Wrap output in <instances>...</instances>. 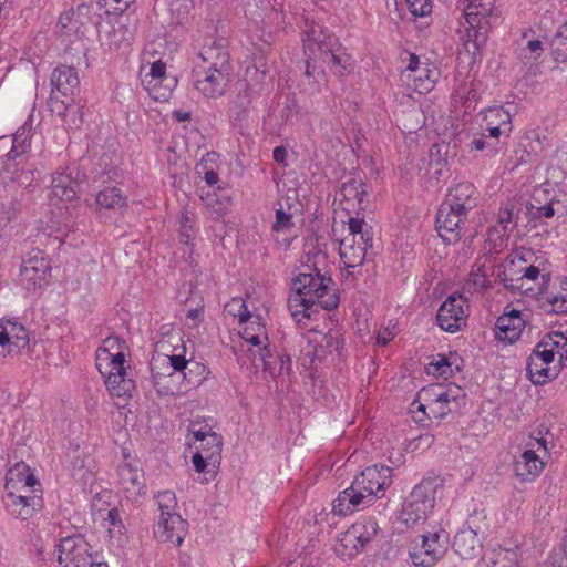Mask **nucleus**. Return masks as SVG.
<instances>
[{
    "label": "nucleus",
    "mask_w": 567,
    "mask_h": 567,
    "mask_svg": "<svg viewBox=\"0 0 567 567\" xmlns=\"http://www.w3.org/2000/svg\"><path fill=\"white\" fill-rule=\"evenodd\" d=\"M51 267L43 251L34 250L22 261L20 278L27 290H35L48 282Z\"/></svg>",
    "instance_id": "a211bd4d"
},
{
    "label": "nucleus",
    "mask_w": 567,
    "mask_h": 567,
    "mask_svg": "<svg viewBox=\"0 0 567 567\" xmlns=\"http://www.w3.org/2000/svg\"><path fill=\"white\" fill-rule=\"evenodd\" d=\"M7 513L20 520H27L35 515L42 507L40 494H22L18 492H4L2 496Z\"/></svg>",
    "instance_id": "412c9836"
},
{
    "label": "nucleus",
    "mask_w": 567,
    "mask_h": 567,
    "mask_svg": "<svg viewBox=\"0 0 567 567\" xmlns=\"http://www.w3.org/2000/svg\"><path fill=\"white\" fill-rule=\"evenodd\" d=\"M492 276L511 291L522 290V278H514L513 275H509L504 264L495 266Z\"/></svg>",
    "instance_id": "58836bf2"
},
{
    "label": "nucleus",
    "mask_w": 567,
    "mask_h": 567,
    "mask_svg": "<svg viewBox=\"0 0 567 567\" xmlns=\"http://www.w3.org/2000/svg\"><path fill=\"white\" fill-rule=\"evenodd\" d=\"M548 343H553L554 355H558L559 362L567 361V332L553 331L543 337Z\"/></svg>",
    "instance_id": "4c0bfd02"
},
{
    "label": "nucleus",
    "mask_w": 567,
    "mask_h": 567,
    "mask_svg": "<svg viewBox=\"0 0 567 567\" xmlns=\"http://www.w3.org/2000/svg\"><path fill=\"white\" fill-rule=\"evenodd\" d=\"M470 146L472 150H475V151L482 152V151L488 150V154L496 153V148L494 146H492L489 143H487L486 135H481L480 137H475L471 142Z\"/></svg>",
    "instance_id": "603ef678"
},
{
    "label": "nucleus",
    "mask_w": 567,
    "mask_h": 567,
    "mask_svg": "<svg viewBox=\"0 0 567 567\" xmlns=\"http://www.w3.org/2000/svg\"><path fill=\"white\" fill-rule=\"evenodd\" d=\"M493 3L487 0H470L464 10L467 40L464 42L465 50L476 55L485 45L489 31L492 30Z\"/></svg>",
    "instance_id": "0eeeda50"
},
{
    "label": "nucleus",
    "mask_w": 567,
    "mask_h": 567,
    "mask_svg": "<svg viewBox=\"0 0 567 567\" xmlns=\"http://www.w3.org/2000/svg\"><path fill=\"white\" fill-rule=\"evenodd\" d=\"M468 214L443 202L437 210L435 228L446 244H456L464 231Z\"/></svg>",
    "instance_id": "4468645a"
},
{
    "label": "nucleus",
    "mask_w": 567,
    "mask_h": 567,
    "mask_svg": "<svg viewBox=\"0 0 567 567\" xmlns=\"http://www.w3.org/2000/svg\"><path fill=\"white\" fill-rule=\"evenodd\" d=\"M202 313L203 311L200 309H190L188 312H187V319H190L194 323L193 326H197L199 323V321L202 320Z\"/></svg>",
    "instance_id": "338daca9"
},
{
    "label": "nucleus",
    "mask_w": 567,
    "mask_h": 567,
    "mask_svg": "<svg viewBox=\"0 0 567 567\" xmlns=\"http://www.w3.org/2000/svg\"><path fill=\"white\" fill-rule=\"evenodd\" d=\"M157 504L158 509L161 511V515H171V514H177L175 512L177 501L174 492L172 491H164L161 492L157 495Z\"/></svg>",
    "instance_id": "79ce46f5"
},
{
    "label": "nucleus",
    "mask_w": 567,
    "mask_h": 567,
    "mask_svg": "<svg viewBox=\"0 0 567 567\" xmlns=\"http://www.w3.org/2000/svg\"><path fill=\"white\" fill-rule=\"evenodd\" d=\"M197 424H198L197 421H195L190 424V431H192L194 437L196 439V441L204 442L208 437V434L215 433L207 425L196 429Z\"/></svg>",
    "instance_id": "5fc2aeb1"
},
{
    "label": "nucleus",
    "mask_w": 567,
    "mask_h": 567,
    "mask_svg": "<svg viewBox=\"0 0 567 567\" xmlns=\"http://www.w3.org/2000/svg\"><path fill=\"white\" fill-rule=\"evenodd\" d=\"M53 90L63 96H73L79 92L80 79L75 68L69 65L56 66L51 74Z\"/></svg>",
    "instance_id": "cd10ccee"
},
{
    "label": "nucleus",
    "mask_w": 567,
    "mask_h": 567,
    "mask_svg": "<svg viewBox=\"0 0 567 567\" xmlns=\"http://www.w3.org/2000/svg\"><path fill=\"white\" fill-rule=\"evenodd\" d=\"M561 291L558 293H550L546 297V301L550 305V311L555 313L567 312V277L561 282Z\"/></svg>",
    "instance_id": "ea45409f"
},
{
    "label": "nucleus",
    "mask_w": 567,
    "mask_h": 567,
    "mask_svg": "<svg viewBox=\"0 0 567 567\" xmlns=\"http://www.w3.org/2000/svg\"><path fill=\"white\" fill-rule=\"evenodd\" d=\"M236 303L239 306V309L234 316L238 317V322L241 326L239 334L244 340L239 350L244 351V347L247 344L257 348L256 350L248 348L247 351L251 357L258 353L264 362L265 369L274 377L279 378L277 386L280 385L284 389H288L290 386L291 359L287 355L277 357L274 361L268 359L266 354L268 350L267 347L264 346V342L268 340V334L265 323L261 322V317L259 315L254 316L244 301H236Z\"/></svg>",
    "instance_id": "f03ea898"
},
{
    "label": "nucleus",
    "mask_w": 567,
    "mask_h": 567,
    "mask_svg": "<svg viewBox=\"0 0 567 567\" xmlns=\"http://www.w3.org/2000/svg\"><path fill=\"white\" fill-rule=\"evenodd\" d=\"M29 346V333L19 322L10 319L0 320V347L8 353L19 352Z\"/></svg>",
    "instance_id": "b1692460"
},
{
    "label": "nucleus",
    "mask_w": 567,
    "mask_h": 567,
    "mask_svg": "<svg viewBox=\"0 0 567 567\" xmlns=\"http://www.w3.org/2000/svg\"><path fill=\"white\" fill-rule=\"evenodd\" d=\"M194 367H195V370L197 372L196 377H199L200 374L205 373L206 372V368L204 365H200L198 363H194ZM194 370L192 368L188 369V372H185L184 373V377L185 379L187 380V382L197 388V386H200L202 384V381L205 379L204 377L203 378H193V374H194Z\"/></svg>",
    "instance_id": "8fccbe9b"
},
{
    "label": "nucleus",
    "mask_w": 567,
    "mask_h": 567,
    "mask_svg": "<svg viewBox=\"0 0 567 567\" xmlns=\"http://www.w3.org/2000/svg\"><path fill=\"white\" fill-rule=\"evenodd\" d=\"M49 106L53 113H56L60 116H65V113L69 110V106L63 101H59L53 96L50 97Z\"/></svg>",
    "instance_id": "bf43d9fd"
},
{
    "label": "nucleus",
    "mask_w": 567,
    "mask_h": 567,
    "mask_svg": "<svg viewBox=\"0 0 567 567\" xmlns=\"http://www.w3.org/2000/svg\"><path fill=\"white\" fill-rule=\"evenodd\" d=\"M484 121L486 125H494L504 128V136L509 137L512 132V116L511 113L503 106L488 107L484 113Z\"/></svg>",
    "instance_id": "f704fd0d"
},
{
    "label": "nucleus",
    "mask_w": 567,
    "mask_h": 567,
    "mask_svg": "<svg viewBox=\"0 0 567 567\" xmlns=\"http://www.w3.org/2000/svg\"><path fill=\"white\" fill-rule=\"evenodd\" d=\"M378 530L379 525L372 518L355 522L339 535L337 554L343 558H353L377 536Z\"/></svg>",
    "instance_id": "1a4fd4ad"
},
{
    "label": "nucleus",
    "mask_w": 567,
    "mask_h": 567,
    "mask_svg": "<svg viewBox=\"0 0 567 567\" xmlns=\"http://www.w3.org/2000/svg\"><path fill=\"white\" fill-rule=\"evenodd\" d=\"M123 456L124 461L117 466L118 483L125 497L137 503L146 494L144 473L138 467V462L130 458L126 452H123Z\"/></svg>",
    "instance_id": "2eb2a0df"
},
{
    "label": "nucleus",
    "mask_w": 567,
    "mask_h": 567,
    "mask_svg": "<svg viewBox=\"0 0 567 567\" xmlns=\"http://www.w3.org/2000/svg\"><path fill=\"white\" fill-rule=\"evenodd\" d=\"M187 523L179 514L159 515L154 535L164 543L179 546L185 537Z\"/></svg>",
    "instance_id": "4be33fe9"
},
{
    "label": "nucleus",
    "mask_w": 567,
    "mask_h": 567,
    "mask_svg": "<svg viewBox=\"0 0 567 567\" xmlns=\"http://www.w3.org/2000/svg\"><path fill=\"white\" fill-rule=\"evenodd\" d=\"M231 70L226 69H204L194 66L192 76L194 86L204 96L217 99L225 94L230 81Z\"/></svg>",
    "instance_id": "dca6fc26"
},
{
    "label": "nucleus",
    "mask_w": 567,
    "mask_h": 567,
    "mask_svg": "<svg viewBox=\"0 0 567 567\" xmlns=\"http://www.w3.org/2000/svg\"><path fill=\"white\" fill-rule=\"evenodd\" d=\"M318 566V559L316 557L311 556H305L302 557L300 561V567H317Z\"/></svg>",
    "instance_id": "774afa93"
},
{
    "label": "nucleus",
    "mask_w": 567,
    "mask_h": 567,
    "mask_svg": "<svg viewBox=\"0 0 567 567\" xmlns=\"http://www.w3.org/2000/svg\"><path fill=\"white\" fill-rule=\"evenodd\" d=\"M422 66L420 65L419 56L414 53L410 55L409 64L406 66V70L409 73L406 74V78L409 81H412L414 75H417L419 70H421Z\"/></svg>",
    "instance_id": "4d7b16f0"
},
{
    "label": "nucleus",
    "mask_w": 567,
    "mask_h": 567,
    "mask_svg": "<svg viewBox=\"0 0 567 567\" xmlns=\"http://www.w3.org/2000/svg\"><path fill=\"white\" fill-rule=\"evenodd\" d=\"M307 268L309 272H300L295 278L288 298V309L298 322L318 313V308L333 310L340 301L338 289L331 277L321 274L316 265L312 270L310 266Z\"/></svg>",
    "instance_id": "f257e3e1"
},
{
    "label": "nucleus",
    "mask_w": 567,
    "mask_h": 567,
    "mask_svg": "<svg viewBox=\"0 0 567 567\" xmlns=\"http://www.w3.org/2000/svg\"><path fill=\"white\" fill-rule=\"evenodd\" d=\"M293 227L292 215L284 210L280 206L276 209V221L272 225V230L276 233Z\"/></svg>",
    "instance_id": "c03bdc74"
},
{
    "label": "nucleus",
    "mask_w": 567,
    "mask_h": 567,
    "mask_svg": "<svg viewBox=\"0 0 567 567\" xmlns=\"http://www.w3.org/2000/svg\"><path fill=\"white\" fill-rule=\"evenodd\" d=\"M394 338V333L389 330L388 328L384 330H381L377 336V343L379 346H386L392 339Z\"/></svg>",
    "instance_id": "e2e57ef3"
},
{
    "label": "nucleus",
    "mask_w": 567,
    "mask_h": 567,
    "mask_svg": "<svg viewBox=\"0 0 567 567\" xmlns=\"http://www.w3.org/2000/svg\"><path fill=\"white\" fill-rule=\"evenodd\" d=\"M310 34L312 38L308 49L312 53L316 50L319 51L321 60L330 65L336 74L341 75L344 71H350L352 68L351 56L344 52L334 37L328 35L321 39L320 35H317L316 29H312Z\"/></svg>",
    "instance_id": "9d476101"
},
{
    "label": "nucleus",
    "mask_w": 567,
    "mask_h": 567,
    "mask_svg": "<svg viewBox=\"0 0 567 567\" xmlns=\"http://www.w3.org/2000/svg\"><path fill=\"white\" fill-rule=\"evenodd\" d=\"M148 75L152 78L148 81V85H151L152 82H154L153 86L155 87L159 82L164 80L166 75V64L161 60L155 61L151 65Z\"/></svg>",
    "instance_id": "de8ad7c7"
},
{
    "label": "nucleus",
    "mask_w": 567,
    "mask_h": 567,
    "mask_svg": "<svg viewBox=\"0 0 567 567\" xmlns=\"http://www.w3.org/2000/svg\"><path fill=\"white\" fill-rule=\"evenodd\" d=\"M539 269L536 266L532 265L529 267H526L522 275L518 276L517 278H522V282L524 281V279L534 281L539 277Z\"/></svg>",
    "instance_id": "680f3d73"
},
{
    "label": "nucleus",
    "mask_w": 567,
    "mask_h": 567,
    "mask_svg": "<svg viewBox=\"0 0 567 567\" xmlns=\"http://www.w3.org/2000/svg\"><path fill=\"white\" fill-rule=\"evenodd\" d=\"M91 546L82 536L63 538L58 546V561L62 567L91 566Z\"/></svg>",
    "instance_id": "aec40b11"
},
{
    "label": "nucleus",
    "mask_w": 567,
    "mask_h": 567,
    "mask_svg": "<svg viewBox=\"0 0 567 567\" xmlns=\"http://www.w3.org/2000/svg\"><path fill=\"white\" fill-rule=\"evenodd\" d=\"M450 403L449 392H441L437 398L429 404L430 413L433 414L434 417H443L446 415L451 409L447 406Z\"/></svg>",
    "instance_id": "37998d69"
},
{
    "label": "nucleus",
    "mask_w": 567,
    "mask_h": 567,
    "mask_svg": "<svg viewBox=\"0 0 567 567\" xmlns=\"http://www.w3.org/2000/svg\"><path fill=\"white\" fill-rule=\"evenodd\" d=\"M193 465H194L196 472H198V473H203L206 471V468L208 466H212V464L209 463V460L206 457V455H204L203 453H200L198 451L193 455Z\"/></svg>",
    "instance_id": "6e6d98bb"
},
{
    "label": "nucleus",
    "mask_w": 567,
    "mask_h": 567,
    "mask_svg": "<svg viewBox=\"0 0 567 567\" xmlns=\"http://www.w3.org/2000/svg\"><path fill=\"white\" fill-rule=\"evenodd\" d=\"M367 194V186L362 179L350 178L342 183L336 193V200L348 219L355 216L364 218L363 212L368 204Z\"/></svg>",
    "instance_id": "ddd939ff"
},
{
    "label": "nucleus",
    "mask_w": 567,
    "mask_h": 567,
    "mask_svg": "<svg viewBox=\"0 0 567 567\" xmlns=\"http://www.w3.org/2000/svg\"><path fill=\"white\" fill-rule=\"evenodd\" d=\"M19 169L14 173V179H11L12 182H18L20 186L30 189L33 181V173L31 171H28L25 173L18 174ZM8 179H3L2 182H7Z\"/></svg>",
    "instance_id": "864d4df0"
},
{
    "label": "nucleus",
    "mask_w": 567,
    "mask_h": 567,
    "mask_svg": "<svg viewBox=\"0 0 567 567\" xmlns=\"http://www.w3.org/2000/svg\"><path fill=\"white\" fill-rule=\"evenodd\" d=\"M343 339L338 331L330 330L321 337L318 344L313 348L312 361H323L328 354L337 353L340 354L342 349Z\"/></svg>",
    "instance_id": "2f4dec72"
},
{
    "label": "nucleus",
    "mask_w": 567,
    "mask_h": 567,
    "mask_svg": "<svg viewBox=\"0 0 567 567\" xmlns=\"http://www.w3.org/2000/svg\"><path fill=\"white\" fill-rule=\"evenodd\" d=\"M453 548L462 559L471 560L481 556L483 543L477 533L468 527L461 529L454 536Z\"/></svg>",
    "instance_id": "bb28decb"
},
{
    "label": "nucleus",
    "mask_w": 567,
    "mask_h": 567,
    "mask_svg": "<svg viewBox=\"0 0 567 567\" xmlns=\"http://www.w3.org/2000/svg\"><path fill=\"white\" fill-rule=\"evenodd\" d=\"M468 303L462 295L453 293L440 306L436 313L439 327L450 333L460 331L466 326Z\"/></svg>",
    "instance_id": "f8f14e48"
},
{
    "label": "nucleus",
    "mask_w": 567,
    "mask_h": 567,
    "mask_svg": "<svg viewBox=\"0 0 567 567\" xmlns=\"http://www.w3.org/2000/svg\"><path fill=\"white\" fill-rule=\"evenodd\" d=\"M406 2L414 17H425L432 11V3L429 0H406Z\"/></svg>",
    "instance_id": "49530a36"
},
{
    "label": "nucleus",
    "mask_w": 567,
    "mask_h": 567,
    "mask_svg": "<svg viewBox=\"0 0 567 567\" xmlns=\"http://www.w3.org/2000/svg\"><path fill=\"white\" fill-rule=\"evenodd\" d=\"M426 409H429V405H425L423 403L417 402L416 400L412 402L410 413L412 414V419L415 423L423 424L425 421L424 416H417V413H421L423 415H429L426 413Z\"/></svg>",
    "instance_id": "3c124183"
},
{
    "label": "nucleus",
    "mask_w": 567,
    "mask_h": 567,
    "mask_svg": "<svg viewBox=\"0 0 567 567\" xmlns=\"http://www.w3.org/2000/svg\"><path fill=\"white\" fill-rule=\"evenodd\" d=\"M526 320L519 310L504 311L495 323L496 338L501 341L513 343L520 338Z\"/></svg>",
    "instance_id": "393cba45"
},
{
    "label": "nucleus",
    "mask_w": 567,
    "mask_h": 567,
    "mask_svg": "<svg viewBox=\"0 0 567 567\" xmlns=\"http://www.w3.org/2000/svg\"><path fill=\"white\" fill-rule=\"evenodd\" d=\"M80 171L75 166H68L56 171L52 177V192L61 200H72L76 196L81 183Z\"/></svg>",
    "instance_id": "5701e85b"
},
{
    "label": "nucleus",
    "mask_w": 567,
    "mask_h": 567,
    "mask_svg": "<svg viewBox=\"0 0 567 567\" xmlns=\"http://www.w3.org/2000/svg\"><path fill=\"white\" fill-rule=\"evenodd\" d=\"M274 159L279 164H285L287 150L284 146H276L272 152Z\"/></svg>",
    "instance_id": "69168bd1"
},
{
    "label": "nucleus",
    "mask_w": 567,
    "mask_h": 567,
    "mask_svg": "<svg viewBox=\"0 0 567 567\" xmlns=\"http://www.w3.org/2000/svg\"><path fill=\"white\" fill-rule=\"evenodd\" d=\"M96 210H117L127 207V197L117 187H105L95 196Z\"/></svg>",
    "instance_id": "7c9ffc66"
},
{
    "label": "nucleus",
    "mask_w": 567,
    "mask_h": 567,
    "mask_svg": "<svg viewBox=\"0 0 567 567\" xmlns=\"http://www.w3.org/2000/svg\"><path fill=\"white\" fill-rule=\"evenodd\" d=\"M194 223L188 210H183L179 216V240L189 245L194 237Z\"/></svg>",
    "instance_id": "a19ab883"
},
{
    "label": "nucleus",
    "mask_w": 567,
    "mask_h": 567,
    "mask_svg": "<svg viewBox=\"0 0 567 567\" xmlns=\"http://www.w3.org/2000/svg\"><path fill=\"white\" fill-rule=\"evenodd\" d=\"M35 485L40 484L30 467L24 462H18L6 475L4 492H20L24 486Z\"/></svg>",
    "instance_id": "c85d7f7f"
},
{
    "label": "nucleus",
    "mask_w": 567,
    "mask_h": 567,
    "mask_svg": "<svg viewBox=\"0 0 567 567\" xmlns=\"http://www.w3.org/2000/svg\"><path fill=\"white\" fill-rule=\"evenodd\" d=\"M439 486L437 477H424L416 484L402 504L399 520L406 528L423 523L435 505V494Z\"/></svg>",
    "instance_id": "39448f33"
},
{
    "label": "nucleus",
    "mask_w": 567,
    "mask_h": 567,
    "mask_svg": "<svg viewBox=\"0 0 567 567\" xmlns=\"http://www.w3.org/2000/svg\"><path fill=\"white\" fill-rule=\"evenodd\" d=\"M16 217L17 209L13 205L0 207V237L7 234V228Z\"/></svg>",
    "instance_id": "a18cd8bd"
},
{
    "label": "nucleus",
    "mask_w": 567,
    "mask_h": 567,
    "mask_svg": "<svg viewBox=\"0 0 567 567\" xmlns=\"http://www.w3.org/2000/svg\"><path fill=\"white\" fill-rule=\"evenodd\" d=\"M106 339H111L109 341V353H115L117 351H123L127 349L126 342L116 336H109Z\"/></svg>",
    "instance_id": "13d9d810"
},
{
    "label": "nucleus",
    "mask_w": 567,
    "mask_h": 567,
    "mask_svg": "<svg viewBox=\"0 0 567 567\" xmlns=\"http://www.w3.org/2000/svg\"><path fill=\"white\" fill-rule=\"evenodd\" d=\"M200 62L196 63L195 66L204 69H226L231 70L229 62V53L221 45H208L204 47L199 52Z\"/></svg>",
    "instance_id": "c756f323"
},
{
    "label": "nucleus",
    "mask_w": 567,
    "mask_h": 567,
    "mask_svg": "<svg viewBox=\"0 0 567 567\" xmlns=\"http://www.w3.org/2000/svg\"><path fill=\"white\" fill-rule=\"evenodd\" d=\"M166 359L173 368V371H184L187 369V361L183 355H168Z\"/></svg>",
    "instance_id": "052dcab7"
},
{
    "label": "nucleus",
    "mask_w": 567,
    "mask_h": 567,
    "mask_svg": "<svg viewBox=\"0 0 567 567\" xmlns=\"http://www.w3.org/2000/svg\"><path fill=\"white\" fill-rule=\"evenodd\" d=\"M437 76L439 73L435 69H430L427 65L422 66L412 80L414 90L419 93L430 92L434 87Z\"/></svg>",
    "instance_id": "e433bc0d"
},
{
    "label": "nucleus",
    "mask_w": 567,
    "mask_h": 567,
    "mask_svg": "<svg viewBox=\"0 0 567 567\" xmlns=\"http://www.w3.org/2000/svg\"><path fill=\"white\" fill-rule=\"evenodd\" d=\"M392 484V468L386 465H372L365 467L357 475L350 487L340 492L333 501L332 512L346 516L359 507L374 503Z\"/></svg>",
    "instance_id": "7ed1b4c3"
},
{
    "label": "nucleus",
    "mask_w": 567,
    "mask_h": 567,
    "mask_svg": "<svg viewBox=\"0 0 567 567\" xmlns=\"http://www.w3.org/2000/svg\"><path fill=\"white\" fill-rule=\"evenodd\" d=\"M528 449L522 454L514 458V473L522 482H528L535 480L543 471L545 463L540 460V456L536 453L539 449L544 452L547 451V442L545 439H534L529 442Z\"/></svg>",
    "instance_id": "6ab92c4d"
},
{
    "label": "nucleus",
    "mask_w": 567,
    "mask_h": 567,
    "mask_svg": "<svg viewBox=\"0 0 567 567\" xmlns=\"http://www.w3.org/2000/svg\"><path fill=\"white\" fill-rule=\"evenodd\" d=\"M110 340L104 339L103 346L96 351V368L104 379L107 390H111L110 386L113 390L121 386L122 390L134 389L133 381L127 378V370H131V367L126 364L125 352L109 353Z\"/></svg>",
    "instance_id": "6e6552de"
},
{
    "label": "nucleus",
    "mask_w": 567,
    "mask_h": 567,
    "mask_svg": "<svg viewBox=\"0 0 567 567\" xmlns=\"http://www.w3.org/2000/svg\"><path fill=\"white\" fill-rule=\"evenodd\" d=\"M444 202L470 214L478 205L480 193L472 183L462 182L449 189Z\"/></svg>",
    "instance_id": "a878e982"
},
{
    "label": "nucleus",
    "mask_w": 567,
    "mask_h": 567,
    "mask_svg": "<svg viewBox=\"0 0 567 567\" xmlns=\"http://www.w3.org/2000/svg\"><path fill=\"white\" fill-rule=\"evenodd\" d=\"M536 210H537L538 217L550 218L555 214L551 202L546 205H543V206H537Z\"/></svg>",
    "instance_id": "0e129e2a"
},
{
    "label": "nucleus",
    "mask_w": 567,
    "mask_h": 567,
    "mask_svg": "<svg viewBox=\"0 0 567 567\" xmlns=\"http://www.w3.org/2000/svg\"><path fill=\"white\" fill-rule=\"evenodd\" d=\"M553 343L544 338L536 344L527 362V373L534 384H544L556 375V370L549 368L554 362Z\"/></svg>",
    "instance_id": "f3484780"
},
{
    "label": "nucleus",
    "mask_w": 567,
    "mask_h": 567,
    "mask_svg": "<svg viewBox=\"0 0 567 567\" xmlns=\"http://www.w3.org/2000/svg\"><path fill=\"white\" fill-rule=\"evenodd\" d=\"M221 449H223V437L218 433L208 434V437L200 442V445L197 447V451L206 455L212 464V467L215 468L219 465L221 460Z\"/></svg>",
    "instance_id": "473e14b6"
},
{
    "label": "nucleus",
    "mask_w": 567,
    "mask_h": 567,
    "mask_svg": "<svg viewBox=\"0 0 567 567\" xmlns=\"http://www.w3.org/2000/svg\"><path fill=\"white\" fill-rule=\"evenodd\" d=\"M492 286L488 275L483 265H474L470 272V278L465 284V289L473 293L478 290H486Z\"/></svg>",
    "instance_id": "c9c22d12"
},
{
    "label": "nucleus",
    "mask_w": 567,
    "mask_h": 567,
    "mask_svg": "<svg viewBox=\"0 0 567 567\" xmlns=\"http://www.w3.org/2000/svg\"><path fill=\"white\" fill-rule=\"evenodd\" d=\"M347 224L348 235L339 243V255L346 268L354 269L362 266L372 247L373 230L363 217H350Z\"/></svg>",
    "instance_id": "20e7f679"
},
{
    "label": "nucleus",
    "mask_w": 567,
    "mask_h": 567,
    "mask_svg": "<svg viewBox=\"0 0 567 567\" xmlns=\"http://www.w3.org/2000/svg\"><path fill=\"white\" fill-rule=\"evenodd\" d=\"M519 209L516 204L508 200L504 203L497 214V225L502 229V237L508 235L517 225Z\"/></svg>",
    "instance_id": "72a5a7b5"
},
{
    "label": "nucleus",
    "mask_w": 567,
    "mask_h": 567,
    "mask_svg": "<svg viewBox=\"0 0 567 567\" xmlns=\"http://www.w3.org/2000/svg\"><path fill=\"white\" fill-rule=\"evenodd\" d=\"M427 370L432 374L445 375L451 370V364L445 357L440 355L439 360L429 364Z\"/></svg>",
    "instance_id": "09e8293b"
},
{
    "label": "nucleus",
    "mask_w": 567,
    "mask_h": 567,
    "mask_svg": "<svg viewBox=\"0 0 567 567\" xmlns=\"http://www.w3.org/2000/svg\"><path fill=\"white\" fill-rule=\"evenodd\" d=\"M9 141L8 147L1 152L0 177L14 179V173L22 163L23 156L31 152L33 144L41 141V135L35 132L32 121H27L12 137L2 136Z\"/></svg>",
    "instance_id": "423d86ee"
},
{
    "label": "nucleus",
    "mask_w": 567,
    "mask_h": 567,
    "mask_svg": "<svg viewBox=\"0 0 567 567\" xmlns=\"http://www.w3.org/2000/svg\"><path fill=\"white\" fill-rule=\"evenodd\" d=\"M449 544V534L443 528L422 535L420 548L410 553L413 565L416 567L434 566L446 554Z\"/></svg>",
    "instance_id": "9b49d317"
}]
</instances>
